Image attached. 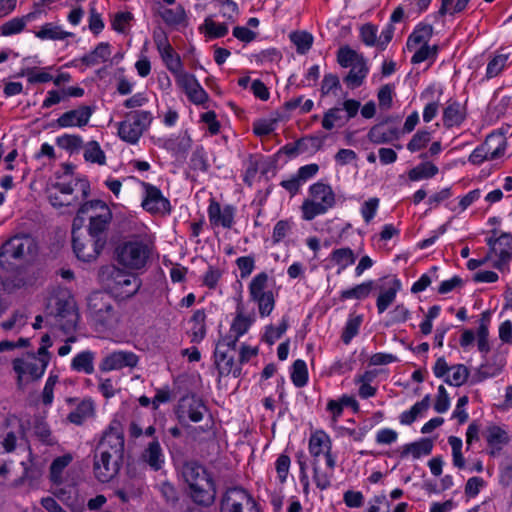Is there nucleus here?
<instances>
[{
    "label": "nucleus",
    "instance_id": "nucleus-47",
    "mask_svg": "<svg viewBox=\"0 0 512 512\" xmlns=\"http://www.w3.org/2000/svg\"><path fill=\"white\" fill-rule=\"evenodd\" d=\"M79 209L80 213L84 214L89 222L94 220V217L96 218L98 215H102L103 213L100 212L101 210H111L106 202L97 199L85 201L80 205Z\"/></svg>",
    "mask_w": 512,
    "mask_h": 512
},
{
    "label": "nucleus",
    "instance_id": "nucleus-17",
    "mask_svg": "<svg viewBox=\"0 0 512 512\" xmlns=\"http://www.w3.org/2000/svg\"><path fill=\"white\" fill-rule=\"evenodd\" d=\"M207 407L203 400L196 394H189L181 397L177 407L179 419L188 418L192 422H200L203 419Z\"/></svg>",
    "mask_w": 512,
    "mask_h": 512
},
{
    "label": "nucleus",
    "instance_id": "nucleus-27",
    "mask_svg": "<svg viewBox=\"0 0 512 512\" xmlns=\"http://www.w3.org/2000/svg\"><path fill=\"white\" fill-rule=\"evenodd\" d=\"M400 138V131L398 128H387L384 122L372 126L367 134L369 142L375 145L388 144Z\"/></svg>",
    "mask_w": 512,
    "mask_h": 512
},
{
    "label": "nucleus",
    "instance_id": "nucleus-26",
    "mask_svg": "<svg viewBox=\"0 0 512 512\" xmlns=\"http://www.w3.org/2000/svg\"><path fill=\"white\" fill-rule=\"evenodd\" d=\"M401 281L394 277L384 286L380 287V293L376 300V307L379 314L385 312L388 307L395 301L397 293L401 290Z\"/></svg>",
    "mask_w": 512,
    "mask_h": 512
},
{
    "label": "nucleus",
    "instance_id": "nucleus-3",
    "mask_svg": "<svg viewBox=\"0 0 512 512\" xmlns=\"http://www.w3.org/2000/svg\"><path fill=\"white\" fill-rule=\"evenodd\" d=\"M270 277L261 271L252 277L248 284L249 301L257 305L260 317H268L274 310L275 294L269 288Z\"/></svg>",
    "mask_w": 512,
    "mask_h": 512
},
{
    "label": "nucleus",
    "instance_id": "nucleus-21",
    "mask_svg": "<svg viewBox=\"0 0 512 512\" xmlns=\"http://www.w3.org/2000/svg\"><path fill=\"white\" fill-rule=\"evenodd\" d=\"M94 113V108L88 105H81L77 109H73L63 113L59 118L56 119L55 123L58 127H83L86 126L90 120V117Z\"/></svg>",
    "mask_w": 512,
    "mask_h": 512
},
{
    "label": "nucleus",
    "instance_id": "nucleus-33",
    "mask_svg": "<svg viewBox=\"0 0 512 512\" xmlns=\"http://www.w3.org/2000/svg\"><path fill=\"white\" fill-rule=\"evenodd\" d=\"M433 35V26L431 24L420 22L408 36L406 47L409 51L422 44H428Z\"/></svg>",
    "mask_w": 512,
    "mask_h": 512
},
{
    "label": "nucleus",
    "instance_id": "nucleus-12",
    "mask_svg": "<svg viewBox=\"0 0 512 512\" xmlns=\"http://www.w3.org/2000/svg\"><path fill=\"white\" fill-rule=\"evenodd\" d=\"M308 450L313 461L318 462V457L324 454L326 466L330 469H335L336 457L332 454V441L324 430H316L311 433Z\"/></svg>",
    "mask_w": 512,
    "mask_h": 512
},
{
    "label": "nucleus",
    "instance_id": "nucleus-64",
    "mask_svg": "<svg viewBox=\"0 0 512 512\" xmlns=\"http://www.w3.org/2000/svg\"><path fill=\"white\" fill-rule=\"evenodd\" d=\"M438 45L429 46L428 44H422L421 47L415 51L411 58L413 64L422 63L428 59L435 60L438 54Z\"/></svg>",
    "mask_w": 512,
    "mask_h": 512
},
{
    "label": "nucleus",
    "instance_id": "nucleus-8",
    "mask_svg": "<svg viewBox=\"0 0 512 512\" xmlns=\"http://www.w3.org/2000/svg\"><path fill=\"white\" fill-rule=\"evenodd\" d=\"M124 455L94 450L93 473L101 483L110 482L120 471Z\"/></svg>",
    "mask_w": 512,
    "mask_h": 512
},
{
    "label": "nucleus",
    "instance_id": "nucleus-30",
    "mask_svg": "<svg viewBox=\"0 0 512 512\" xmlns=\"http://www.w3.org/2000/svg\"><path fill=\"white\" fill-rule=\"evenodd\" d=\"M94 415L95 406L93 400L91 398H85L68 414L67 420L72 424L80 426L84 424L86 420L94 417Z\"/></svg>",
    "mask_w": 512,
    "mask_h": 512
},
{
    "label": "nucleus",
    "instance_id": "nucleus-58",
    "mask_svg": "<svg viewBox=\"0 0 512 512\" xmlns=\"http://www.w3.org/2000/svg\"><path fill=\"white\" fill-rule=\"evenodd\" d=\"M84 159L91 163L104 165L106 163V156L97 141H90L87 143L84 151Z\"/></svg>",
    "mask_w": 512,
    "mask_h": 512
},
{
    "label": "nucleus",
    "instance_id": "nucleus-16",
    "mask_svg": "<svg viewBox=\"0 0 512 512\" xmlns=\"http://www.w3.org/2000/svg\"><path fill=\"white\" fill-rule=\"evenodd\" d=\"M139 357L132 351H113L107 354L100 362L99 369L102 372L121 370L124 368H135L138 365Z\"/></svg>",
    "mask_w": 512,
    "mask_h": 512
},
{
    "label": "nucleus",
    "instance_id": "nucleus-9",
    "mask_svg": "<svg viewBox=\"0 0 512 512\" xmlns=\"http://www.w3.org/2000/svg\"><path fill=\"white\" fill-rule=\"evenodd\" d=\"M124 428L118 418H113L102 431L95 451L124 455Z\"/></svg>",
    "mask_w": 512,
    "mask_h": 512
},
{
    "label": "nucleus",
    "instance_id": "nucleus-46",
    "mask_svg": "<svg viewBox=\"0 0 512 512\" xmlns=\"http://www.w3.org/2000/svg\"><path fill=\"white\" fill-rule=\"evenodd\" d=\"M312 466L313 481L316 487L321 491L328 489L331 486V480L334 476V469L327 467V470H322L316 461H312Z\"/></svg>",
    "mask_w": 512,
    "mask_h": 512
},
{
    "label": "nucleus",
    "instance_id": "nucleus-39",
    "mask_svg": "<svg viewBox=\"0 0 512 512\" xmlns=\"http://www.w3.org/2000/svg\"><path fill=\"white\" fill-rule=\"evenodd\" d=\"M35 36L41 40H64L73 37L74 33L62 30L59 25L53 22L45 23L38 31L34 32Z\"/></svg>",
    "mask_w": 512,
    "mask_h": 512
},
{
    "label": "nucleus",
    "instance_id": "nucleus-51",
    "mask_svg": "<svg viewBox=\"0 0 512 512\" xmlns=\"http://www.w3.org/2000/svg\"><path fill=\"white\" fill-rule=\"evenodd\" d=\"M71 461L72 456L70 454L59 456L52 461L50 465V480L53 483L60 484L62 482V473Z\"/></svg>",
    "mask_w": 512,
    "mask_h": 512
},
{
    "label": "nucleus",
    "instance_id": "nucleus-29",
    "mask_svg": "<svg viewBox=\"0 0 512 512\" xmlns=\"http://www.w3.org/2000/svg\"><path fill=\"white\" fill-rule=\"evenodd\" d=\"M351 69L344 77L343 81L350 89L360 87L369 73V67L365 57H359V60L350 66Z\"/></svg>",
    "mask_w": 512,
    "mask_h": 512
},
{
    "label": "nucleus",
    "instance_id": "nucleus-50",
    "mask_svg": "<svg viewBox=\"0 0 512 512\" xmlns=\"http://www.w3.org/2000/svg\"><path fill=\"white\" fill-rule=\"evenodd\" d=\"M291 381L297 388H302L308 383V369L304 360L297 359L292 364Z\"/></svg>",
    "mask_w": 512,
    "mask_h": 512
},
{
    "label": "nucleus",
    "instance_id": "nucleus-60",
    "mask_svg": "<svg viewBox=\"0 0 512 512\" xmlns=\"http://www.w3.org/2000/svg\"><path fill=\"white\" fill-rule=\"evenodd\" d=\"M56 144L58 147L70 153H74L82 148L83 140L79 135L64 134L57 137Z\"/></svg>",
    "mask_w": 512,
    "mask_h": 512
},
{
    "label": "nucleus",
    "instance_id": "nucleus-7",
    "mask_svg": "<svg viewBox=\"0 0 512 512\" xmlns=\"http://www.w3.org/2000/svg\"><path fill=\"white\" fill-rule=\"evenodd\" d=\"M88 307L94 322L102 327H112L116 320V312L113 300L107 293L96 291L88 298Z\"/></svg>",
    "mask_w": 512,
    "mask_h": 512
},
{
    "label": "nucleus",
    "instance_id": "nucleus-31",
    "mask_svg": "<svg viewBox=\"0 0 512 512\" xmlns=\"http://www.w3.org/2000/svg\"><path fill=\"white\" fill-rule=\"evenodd\" d=\"M311 199L333 208L336 204V195L329 184L318 181L309 187Z\"/></svg>",
    "mask_w": 512,
    "mask_h": 512
},
{
    "label": "nucleus",
    "instance_id": "nucleus-54",
    "mask_svg": "<svg viewBox=\"0 0 512 512\" xmlns=\"http://www.w3.org/2000/svg\"><path fill=\"white\" fill-rule=\"evenodd\" d=\"M215 6L219 8L220 15L227 22H235L239 15V8L236 2L232 0H213Z\"/></svg>",
    "mask_w": 512,
    "mask_h": 512
},
{
    "label": "nucleus",
    "instance_id": "nucleus-41",
    "mask_svg": "<svg viewBox=\"0 0 512 512\" xmlns=\"http://www.w3.org/2000/svg\"><path fill=\"white\" fill-rule=\"evenodd\" d=\"M330 260L339 267L337 274H340L348 266L355 263L356 255L349 247L337 248L331 252Z\"/></svg>",
    "mask_w": 512,
    "mask_h": 512
},
{
    "label": "nucleus",
    "instance_id": "nucleus-22",
    "mask_svg": "<svg viewBox=\"0 0 512 512\" xmlns=\"http://www.w3.org/2000/svg\"><path fill=\"white\" fill-rule=\"evenodd\" d=\"M467 118L466 104L450 98L443 109L442 121L445 128L460 127Z\"/></svg>",
    "mask_w": 512,
    "mask_h": 512
},
{
    "label": "nucleus",
    "instance_id": "nucleus-15",
    "mask_svg": "<svg viewBox=\"0 0 512 512\" xmlns=\"http://www.w3.org/2000/svg\"><path fill=\"white\" fill-rule=\"evenodd\" d=\"M29 359L15 358L12 361L13 370L17 374V384L22 385L24 375L28 374L32 380L40 379L47 368L45 363L36 359L35 353L28 354Z\"/></svg>",
    "mask_w": 512,
    "mask_h": 512
},
{
    "label": "nucleus",
    "instance_id": "nucleus-38",
    "mask_svg": "<svg viewBox=\"0 0 512 512\" xmlns=\"http://www.w3.org/2000/svg\"><path fill=\"white\" fill-rule=\"evenodd\" d=\"M160 17L164 23L169 27H186L188 25V18L183 6L179 5L176 8H164L159 12Z\"/></svg>",
    "mask_w": 512,
    "mask_h": 512
},
{
    "label": "nucleus",
    "instance_id": "nucleus-18",
    "mask_svg": "<svg viewBox=\"0 0 512 512\" xmlns=\"http://www.w3.org/2000/svg\"><path fill=\"white\" fill-rule=\"evenodd\" d=\"M253 322L254 319L251 316L244 314L242 295L240 294L236 306V315L231 323L229 333L221 338L230 341L231 344H237L239 338L248 332Z\"/></svg>",
    "mask_w": 512,
    "mask_h": 512
},
{
    "label": "nucleus",
    "instance_id": "nucleus-24",
    "mask_svg": "<svg viewBox=\"0 0 512 512\" xmlns=\"http://www.w3.org/2000/svg\"><path fill=\"white\" fill-rule=\"evenodd\" d=\"M484 437L490 448V456L498 455L510 441L508 433L498 425L488 426L484 432Z\"/></svg>",
    "mask_w": 512,
    "mask_h": 512
},
{
    "label": "nucleus",
    "instance_id": "nucleus-6",
    "mask_svg": "<svg viewBox=\"0 0 512 512\" xmlns=\"http://www.w3.org/2000/svg\"><path fill=\"white\" fill-rule=\"evenodd\" d=\"M237 344H231L230 341L220 338L214 350V363L220 377H226L230 374L238 378L242 374V367L235 361Z\"/></svg>",
    "mask_w": 512,
    "mask_h": 512
},
{
    "label": "nucleus",
    "instance_id": "nucleus-45",
    "mask_svg": "<svg viewBox=\"0 0 512 512\" xmlns=\"http://www.w3.org/2000/svg\"><path fill=\"white\" fill-rule=\"evenodd\" d=\"M330 208L313 199H305L301 206L302 218L311 221L319 215L325 214Z\"/></svg>",
    "mask_w": 512,
    "mask_h": 512
},
{
    "label": "nucleus",
    "instance_id": "nucleus-20",
    "mask_svg": "<svg viewBox=\"0 0 512 512\" xmlns=\"http://www.w3.org/2000/svg\"><path fill=\"white\" fill-rule=\"evenodd\" d=\"M53 314L63 329L73 328L79 318L72 298H56L55 311Z\"/></svg>",
    "mask_w": 512,
    "mask_h": 512
},
{
    "label": "nucleus",
    "instance_id": "nucleus-62",
    "mask_svg": "<svg viewBox=\"0 0 512 512\" xmlns=\"http://www.w3.org/2000/svg\"><path fill=\"white\" fill-rule=\"evenodd\" d=\"M431 132L427 130H418L407 143V149L414 153L425 148L431 141Z\"/></svg>",
    "mask_w": 512,
    "mask_h": 512
},
{
    "label": "nucleus",
    "instance_id": "nucleus-61",
    "mask_svg": "<svg viewBox=\"0 0 512 512\" xmlns=\"http://www.w3.org/2000/svg\"><path fill=\"white\" fill-rule=\"evenodd\" d=\"M359 57H364L362 54L357 53L348 45L342 46L337 51V62L343 68H348L355 64Z\"/></svg>",
    "mask_w": 512,
    "mask_h": 512
},
{
    "label": "nucleus",
    "instance_id": "nucleus-5",
    "mask_svg": "<svg viewBox=\"0 0 512 512\" xmlns=\"http://www.w3.org/2000/svg\"><path fill=\"white\" fill-rule=\"evenodd\" d=\"M152 121L153 115L150 111H130L125 115V119L119 122L118 135L123 141L136 144Z\"/></svg>",
    "mask_w": 512,
    "mask_h": 512
},
{
    "label": "nucleus",
    "instance_id": "nucleus-11",
    "mask_svg": "<svg viewBox=\"0 0 512 512\" xmlns=\"http://www.w3.org/2000/svg\"><path fill=\"white\" fill-rule=\"evenodd\" d=\"M103 214L98 215L94 220H91L88 225V234L93 242L89 246V254L86 257L94 256L99 248H104L107 243V233L111 224L113 215L111 210L103 211Z\"/></svg>",
    "mask_w": 512,
    "mask_h": 512
},
{
    "label": "nucleus",
    "instance_id": "nucleus-53",
    "mask_svg": "<svg viewBox=\"0 0 512 512\" xmlns=\"http://www.w3.org/2000/svg\"><path fill=\"white\" fill-rule=\"evenodd\" d=\"M363 321L362 315L350 316L343 328L341 340L344 344H349L351 340L359 333Z\"/></svg>",
    "mask_w": 512,
    "mask_h": 512
},
{
    "label": "nucleus",
    "instance_id": "nucleus-28",
    "mask_svg": "<svg viewBox=\"0 0 512 512\" xmlns=\"http://www.w3.org/2000/svg\"><path fill=\"white\" fill-rule=\"evenodd\" d=\"M510 57L511 53L507 48L500 47L487 63L485 78L489 80L500 75L512 63V61L509 62Z\"/></svg>",
    "mask_w": 512,
    "mask_h": 512
},
{
    "label": "nucleus",
    "instance_id": "nucleus-25",
    "mask_svg": "<svg viewBox=\"0 0 512 512\" xmlns=\"http://www.w3.org/2000/svg\"><path fill=\"white\" fill-rule=\"evenodd\" d=\"M140 458L152 471L157 472L164 467L165 455L158 439H154L147 445Z\"/></svg>",
    "mask_w": 512,
    "mask_h": 512
},
{
    "label": "nucleus",
    "instance_id": "nucleus-40",
    "mask_svg": "<svg viewBox=\"0 0 512 512\" xmlns=\"http://www.w3.org/2000/svg\"><path fill=\"white\" fill-rule=\"evenodd\" d=\"M375 288V281L368 280L354 287L342 290L340 292V299L342 301L349 299L363 300L366 299Z\"/></svg>",
    "mask_w": 512,
    "mask_h": 512
},
{
    "label": "nucleus",
    "instance_id": "nucleus-14",
    "mask_svg": "<svg viewBox=\"0 0 512 512\" xmlns=\"http://www.w3.org/2000/svg\"><path fill=\"white\" fill-rule=\"evenodd\" d=\"M141 286L140 279L133 275L115 269L111 274L110 289L121 298H129L137 293Z\"/></svg>",
    "mask_w": 512,
    "mask_h": 512
},
{
    "label": "nucleus",
    "instance_id": "nucleus-10",
    "mask_svg": "<svg viewBox=\"0 0 512 512\" xmlns=\"http://www.w3.org/2000/svg\"><path fill=\"white\" fill-rule=\"evenodd\" d=\"M141 187L144 190V196L141 202V207L151 215H170L172 206L168 198H166L162 191L155 185L148 182H141Z\"/></svg>",
    "mask_w": 512,
    "mask_h": 512
},
{
    "label": "nucleus",
    "instance_id": "nucleus-56",
    "mask_svg": "<svg viewBox=\"0 0 512 512\" xmlns=\"http://www.w3.org/2000/svg\"><path fill=\"white\" fill-rule=\"evenodd\" d=\"M452 375L444 378V382L451 386L459 387L465 384L469 377V370L464 364L451 366Z\"/></svg>",
    "mask_w": 512,
    "mask_h": 512
},
{
    "label": "nucleus",
    "instance_id": "nucleus-37",
    "mask_svg": "<svg viewBox=\"0 0 512 512\" xmlns=\"http://www.w3.org/2000/svg\"><path fill=\"white\" fill-rule=\"evenodd\" d=\"M432 449L433 441L430 438H421L418 441L404 445L400 457L405 458L411 454L413 458L418 459L423 455L431 454Z\"/></svg>",
    "mask_w": 512,
    "mask_h": 512
},
{
    "label": "nucleus",
    "instance_id": "nucleus-48",
    "mask_svg": "<svg viewBox=\"0 0 512 512\" xmlns=\"http://www.w3.org/2000/svg\"><path fill=\"white\" fill-rule=\"evenodd\" d=\"M50 69H52V67H46L42 69H38L37 67L26 68L22 70L18 75L26 76L27 81L30 84L47 83L53 79V76L48 72Z\"/></svg>",
    "mask_w": 512,
    "mask_h": 512
},
{
    "label": "nucleus",
    "instance_id": "nucleus-63",
    "mask_svg": "<svg viewBox=\"0 0 512 512\" xmlns=\"http://www.w3.org/2000/svg\"><path fill=\"white\" fill-rule=\"evenodd\" d=\"M34 434L41 443L47 446H53L57 444V440L52 435V431L49 425L44 421H37L35 423Z\"/></svg>",
    "mask_w": 512,
    "mask_h": 512
},
{
    "label": "nucleus",
    "instance_id": "nucleus-57",
    "mask_svg": "<svg viewBox=\"0 0 512 512\" xmlns=\"http://www.w3.org/2000/svg\"><path fill=\"white\" fill-rule=\"evenodd\" d=\"M288 327V318L284 316L277 327H274L273 325L266 326L263 340L269 345L274 344L275 341L280 339L287 331Z\"/></svg>",
    "mask_w": 512,
    "mask_h": 512
},
{
    "label": "nucleus",
    "instance_id": "nucleus-1",
    "mask_svg": "<svg viewBox=\"0 0 512 512\" xmlns=\"http://www.w3.org/2000/svg\"><path fill=\"white\" fill-rule=\"evenodd\" d=\"M182 477L189 487L191 500L202 507L211 506L216 498L217 488L212 474L197 460L184 461Z\"/></svg>",
    "mask_w": 512,
    "mask_h": 512
},
{
    "label": "nucleus",
    "instance_id": "nucleus-32",
    "mask_svg": "<svg viewBox=\"0 0 512 512\" xmlns=\"http://www.w3.org/2000/svg\"><path fill=\"white\" fill-rule=\"evenodd\" d=\"M111 53V45L108 42H100L90 53L83 55L79 60L84 66L92 67L108 61Z\"/></svg>",
    "mask_w": 512,
    "mask_h": 512
},
{
    "label": "nucleus",
    "instance_id": "nucleus-36",
    "mask_svg": "<svg viewBox=\"0 0 512 512\" xmlns=\"http://www.w3.org/2000/svg\"><path fill=\"white\" fill-rule=\"evenodd\" d=\"M190 322L192 323L189 336L191 343H200L206 336V313L204 309L194 311Z\"/></svg>",
    "mask_w": 512,
    "mask_h": 512
},
{
    "label": "nucleus",
    "instance_id": "nucleus-35",
    "mask_svg": "<svg viewBox=\"0 0 512 512\" xmlns=\"http://www.w3.org/2000/svg\"><path fill=\"white\" fill-rule=\"evenodd\" d=\"M95 353L91 350H84L77 353L71 360V370L90 375L94 372Z\"/></svg>",
    "mask_w": 512,
    "mask_h": 512
},
{
    "label": "nucleus",
    "instance_id": "nucleus-44",
    "mask_svg": "<svg viewBox=\"0 0 512 512\" xmlns=\"http://www.w3.org/2000/svg\"><path fill=\"white\" fill-rule=\"evenodd\" d=\"M430 406V395H426L421 401L416 402L409 410L401 413L399 419L403 425H411L417 417Z\"/></svg>",
    "mask_w": 512,
    "mask_h": 512
},
{
    "label": "nucleus",
    "instance_id": "nucleus-55",
    "mask_svg": "<svg viewBox=\"0 0 512 512\" xmlns=\"http://www.w3.org/2000/svg\"><path fill=\"white\" fill-rule=\"evenodd\" d=\"M93 242V239L87 240L86 242L81 241L80 238H74L72 241L73 251L76 257L83 262H91L95 260L103 250V248H99L97 253L94 256L86 257L85 255L89 254V246Z\"/></svg>",
    "mask_w": 512,
    "mask_h": 512
},
{
    "label": "nucleus",
    "instance_id": "nucleus-42",
    "mask_svg": "<svg viewBox=\"0 0 512 512\" xmlns=\"http://www.w3.org/2000/svg\"><path fill=\"white\" fill-rule=\"evenodd\" d=\"M439 172L438 167L429 161H423L408 171L410 181H420L423 179H431Z\"/></svg>",
    "mask_w": 512,
    "mask_h": 512
},
{
    "label": "nucleus",
    "instance_id": "nucleus-4",
    "mask_svg": "<svg viewBox=\"0 0 512 512\" xmlns=\"http://www.w3.org/2000/svg\"><path fill=\"white\" fill-rule=\"evenodd\" d=\"M151 247L143 240L136 238L124 242L116 249V259L122 266L131 270L143 269L150 257Z\"/></svg>",
    "mask_w": 512,
    "mask_h": 512
},
{
    "label": "nucleus",
    "instance_id": "nucleus-34",
    "mask_svg": "<svg viewBox=\"0 0 512 512\" xmlns=\"http://www.w3.org/2000/svg\"><path fill=\"white\" fill-rule=\"evenodd\" d=\"M52 187L64 195H71L74 189L78 188L81 191L83 200L90 194V183L85 177H77L69 182H56Z\"/></svg>",
    "mask_w": 512,
    "mask_h": 512
},
{
    "label": "nucleus",
    "instance_id": "nucleus-59",
    "mask_svg": "<svg viewBox=\"0 0 512 512\" xmlns=\"http://www.w3.org/2000/svg\"><path fill=\"white\" fill-rule=\"evenodd\" d=\"M165 67L173 74L183 68V62L180 55L173 47L159 53Z\"/></svg>",
    "mask_w": 512,
    "mask_h": 512
},
{
    "label": "nucleus",
    "instance_id": "nucleus-2",
    "mask_svg": "<svg viewBox=\"0 0 512 512\" xmlns=\"http://www.w3.org/2000/svg\"><path fill=\"white\" fill-rule=\"evenodd\" d=\"M219 512H264L259 500L247 489L229 487L221 496Z\"/></svg>",
    "mask_w": 512,
    "mask_h": 512
},
{
    "label": "nucleus",
    "instance_id": "nucleus-43",
    "mask_svg": "<svg viewBox=\"0 0 512 512\" xmlns=\"http://www.w3.org/2000/svg\"><path fill=\"white\" fill-rule=\"evenodd\" d=\"M201 33H204L207 39H218L225 37L228 34V25L227 22L217 23L211 19V17H207L204 20L203 26L199 27Z\"/></svg>",
    "mask_w": 512,
    "mask_h": 512
},
{
    "label": "nucleus",
    "instance_id": "nucleus-52",
    "mask_svg": "<svg viewBox=\"0 0 512 512\" xmlns=\"http://www.w3.org/2000/svg\"><path fill=\"white\" fill-rule=\"evenodd\" d=\"M291 42L296 46L298 54L307 53L313 44V36L307 31H296L290 34Z\"/></svg>",
    "mask_w": 512,
    "mask_h": 512
},
{
    "label": "nucleus",
    "instance_id": "nucleus-23",
    "mask_svg": "<svg viewBox=\"0 0 512 512\" xmlns=\"http://www.w3.org/2000/svg\"><path fill=\"white\" fill-rule=\"evenodd\" d=\"M442 94V88H437L435 84H430L421 92L420 99L429 101L425 105L422 114L425 123L431 122L436 117L440 106L439 97Z\"/></svg>",
    "mask_w": 512,
    "mask_h": 512
},
{
    "label": "nucleus",
    "instance_id": "nucleus-19",
    "mask_svg": "<svg viewBox=\"0 0 512 512\" xmlns=\"http://www.w3.org/2000/svg\"><path fill=\"white\" fill-rule=\"evenodd\" d=\"M32 240L28 236H14L6 241L0 251V261L21 260L30 251Z\"/></svg>",
    "mask_w": 512,
    "mask_h": 512
},
{
    "label": "nucleus",
    "instance_id": "nucleus-13",
    "mask_svg": "<svg viewBox=\"0 0 512 512\" xmlns=\"http://www.w3.org/2000/svg\"><path fill=\"white\" fill-rule=\"evenodd\" d=\"M236 211V207L231 204H226L221 207L220 203L214 197L209 199L207 214L212 227L231 229L235 224Z\"/></svg>",
    "mask_w": 512,
    "mask_h": 512
},
{
    "label": "nucleus",
    "instance_id": "nucleus-49",
    "mask_svg": "<svg viewBox=\"0 0 512 512\" xmlns=\"http://www.w3.org/2000/svg\"><path fill=\"white\" fill-rule=\"evenodd\" d=\"M261 158L262 156L259 154H250L244 163L245 171L243 174V182L249 187L253 185L259 171Z\"/></svg>",
    "mask_w": 512,
    "mask_h": 512
}]
</instances>
